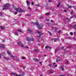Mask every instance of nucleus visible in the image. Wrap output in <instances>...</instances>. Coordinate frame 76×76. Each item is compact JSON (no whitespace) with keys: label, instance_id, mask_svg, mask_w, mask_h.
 Instances as JSON below:
<instances>
[{"label":"nucleus","instance_id":"obj_1","mask_svg":"<svg viewBox=\"0 0 76 76\" xmlns=\"http://www.w3.org/2000/svg\"><path fill=\"white\" fill-rule=\"evenodd\" d=\"M12 6L13 8L16 11L18 12H19L20 13H25V11L23 10L20 7H18L17 8H16V7L15 6L14 4H12Z\"/></svg>","mask_w":76,"mask_h":76},{"label":"nucleus","instance_id":"obj_2","mask_svg":"<svg viewBox=\"0 0 76 76\" xmlns=\"http://www.w3.org/2000/svg\"><path fill=\"white\" fill-rule=\"evenodd\" d=\"M31 23L32 24H33V25H37L39 29H41L43 27V24L42 23L39 24L38 23V22L35 23L34 22H32Z\"/></svg>","mask_w":76,"mask_h":76},{"label":"nucleus","instance_id":"obj_3","mask_svg":"<svg viewBox=\"0 0 76 76\" xmlns=\"http://www.w3.org/2000/svg\"><path fill=\"white\" fill-rule=\"evenodd\" d=\"M11 5L9 4V3L6 4L4 5V7L3 9V10H6V9H8L9 7H10Z\"/></svg>","mask_w":76,"mask_h":76},{"label":"nucleus","instance_id":"obj_4","mask_svg":"<svg viewBox=\"0 0 76 76\" xmlns=\"http://www.w3.org/2000/svg\"><path fill=\"white\" fill-rule=\"evenodd\" d=\"M18 43L19 45H20L22 47H23V48H28L29 47H25L23 46V44L22 42H18Z\"/></svg>","mask_w":76,"mask_h":76},{"label":"nucleus","instance_id":"obj_5","mask_svg":"<svg viewBox=\"0 0 76 76\" xmlns=\"http://www.w3.org/2000/svg\"><path fill=\"white\" fill-rule=\"evenodd\" d=\"M26 39L27 41H35V39H31L30 37H27Z\"/></svg>","mask_w":76,"mask_h":76},{"label":"nucleus","instance_id":"obj_6","mask_svg":"<svg viewBox=\"0 0 76 76\" xmlns=\"http://www.w3.org/2000/svg\"><path fill=\"white\" fill-rule=\"evenodd\" d=\"M7 53L8 54H9L10 57L11 58H13V56L11 54V53H10L9 51H7Z\"/></svg>","mask_w":76,"mask_h":76},{"label":"nucleus","instance_id":"obj_7","mask_svg":"<svg viewBox=\"0 0 76 76\" xmlns=\"http://www.w3.org/2000/svg\"><path fill=\"white\" fill-rule=\"evenodd\" d=\"M36 32H37V33L39 34V35H44V34L41 32L40 31H36Z\"/></svg>","mask_w":76,"mask_h":76},{"label":"nucleus","instance_id":"obj_8","mask_svg":"<svg viewBox=\"0 0 76 76\" xmlns=\"http://www.w3.org/2000/svg\"><path fill=\"white\" fill-rule=\"evenodd\" d=\"M12 58L13 59H14L15 60H19V58L17 57L16 56H13Z\"/></svg>","mask_w":76,"mask_h":76},{"label":"nucleus","instance_id":"obj_9","mask_svg":"<svg viewBox=\"0 0 76 76\" xmlns=\"http://www.w3.org/2000/svg\"><path fill=\"white\" fill-rule=\"evenodd\" d=\"M53 40H54V42H57L58 41H59V39H53Z\"/></svg>","mask_w":76,"mask_h":76},{"label":"nucleus","instance_id":"obj_10","mask_svg":"<svg viewBox=\"0 0 76 76\" xmlns=\"http://www.w3.org/2000/svg\"><path fill=\"white\" fill-rule=\"evenodd\" d=\"M59 58H60V57L59 56H56V62H57V61H60V60H59Z\"/></svg>","mask_w":76,"mask_h":76},{"label":"nucleus","instance_id":"obj_11","mask_svg":"<svg viewBox=\"0 0 76 76\" xmlns=\"http://www.w3.org/2000/svg\"><path fill=\"white\" fill-rule=\"evenodd\" d=\"M33 60L35 61H37V62H38L39 61V60H38L36 58H34Z\"/></svg>","mask_w":76,"mask_h":76},{"label":"nucleus","instance_id":"obj_12","mask_svg":"<svg viewBox=\"0 0 76 76\" xmlns=\"http://www.w3.org/2000/svg\"><path fill=\"white\" fill-rule=\"evenodd\" d=\"M28 31L29 33H31V34H33V33H32V32H31L32 31L31 30H30V29L28 28Z\"/></svg>","mask_w":76,"mask_h":76},{"label":"nucleus","instance_id":"obj_13","mask_svg":"<svg viewBox=\"0 0 76 76\" xmlns=\"http://www.w3.org/2000/svg\"><path fill=\"white\" fill-rule=\"evenodd\" d=\"M26 2L27 5L28 6H29L30 5V3L29 2V1H26Z\"/></svg>","mask_w":76,"mask_h":76},{"label":"nucleus","instance_id":"obj_14","mask_svg":"<svg viewBox=\"0 0 76 76\" xmlns=\"http://www.w3.org/2000/svg\"><path fill=\"white\" fill-rule=\"evenodd\" d=\"M45 48L46 49H47V48H49L50 49H51V48L48 46H46L45 47Z\"/></svg>","mask_w":76,"mask_h":76},{"label":"nucleus","instance_id":"obj_15","mask_svg":"<svg viewBox=\"0 0 76 76\" xmlns=\"http://www.w3.org/2000/svg\"><path fill=\"white\" fill-rule=\"evenodd\" d=\"M14 34H15V35H16L17 36H18L19 35V34H18V33L16 32H14Z\"/></svg>","mask_w":76,"mask_h":76},{"label":"nucleus","instance_id":"obj_16","mask_svg":"<svg viewBox=\"0 0 76 76\" xmlns=\"http://www.w3.org/2000/svg\"><path fill=\"white\" fill-rule=\"evenodd\" d=\"M0 47H1V48H4L5 47L3 45H0Z\"/></svg>","mask_w":76,"mask_h":76},{"label":"nucleus","instance_id":"obj_17","mask_svg":"<svg viewBox=\"0 0 76 76\" xmlns=\"http://www.w3.org/2000/svg\"><path fill=\"white\" fill-rule=\"evenodd\" d=\"M34 51L36 53H37V52L38 51V50L36 49H35L34 50Z\"/></svg>","mask_w":76,"mask_h":76},{"label":"nucleus","instance_id":"obj_18","mask_svg":"<svg viewBox=\"0 0 76 76\" xmlns=\"http://www.w3.org/2000/svg\"><path fill=\"white\" fill-rule=\"evenodd\" d=\"M65 64H69V61H68L67 60L65 61Z\"/></svg>","mask_w":76,"mask_h":76},{"label":"nucleus","instance_id":"obj_19","mask_svg":"<svg viewBox=\"0 0 76 76\" xmlns=\"http://www.w3.org/2000/svg\"><path fill=\"white\" fill-rule=\"evenodd\" d=\"M4 58L6 60H9V59L8 58H7L6 57H4Z\"/></svg>","mask_w":76,"mask_h":76},{"label":"nucleus","instance_id":"obj_20","mask_svg":"<svg viewBox=\"0 0 76 76\" xmlns=\"http://www.w3.org/2000/svg\"><path fill=\"white\" fill-rule=\"evenodd\" d=\"M1 28L2 29H4V27L1 26Z\"/></svg>","mask_w":76,"mask_h":76},{"label":"nucleus","instance_id":"obj_21","mask_svg":"<svg viewBox=\"0 0 76 76\" xmlns=\"http://www.w3.org/2000/svg\"><path fill=\"white\" fill-rule=\"evenodd\" d=\"M50 15L49 13H47L45 14V15L46 16H48V15Z\"/></svg>","mask_w":76,"mask_h":76},{"label":"nucleus","instance_id":"obj_22","mask_svg":"<svg viewBox=\"0 0 76 76\" xmlns=\"http://www.w3.org/2000/svg\"><path fill=\"white\" fill-rule=\"evenodd\" d=\"M31 15V14H29V13L27 15V16H30Z\"/></svg>","mask_w":76,"mask_h":76},{"label":"nucleus","instance_id":"obj_23","mask_svg":"<svg viewBox=\"0 0 76 76\" xmlns=\"http://www.w3.org/2000/svg\"><path fill=\"white\" fill-rule=\"evenodd\" d=\"M18 31L20 32H22L23 31L20 30H18Z\"/></svg>","mask_w":76,"mask_h":76},{"label":"nucleus","instance_id":"obj_24","mask_svg":"<svg viewBox=\"0 0 76 76\" xmlns=\"http://www.w3.org/2000/svg\"><path fill=\"white\" fill-rule=\"evenodd\" d=\"M61 69H62V70H64V66H62Z\"/></svg>","mask_w":76,"mask_h":76},{"label":"nucleus","instance_id":"obj_25","mask_svg":"<svg viewBox=\"0 0 76 76\" xmlns=\"http://www.w3.org/2000/svg\"><path fill=\"white\" fill-rule=\"evenodd\" d=\"M70 34L71 35H73V33L72 32H70Z\"/></svg>","mask_w":76,"mask_h":76},{"label":"nucleus","instance_id":"obj_26","mask_svg":"<svg viewBox=\"0 0 76 76\" xmlns=\"http://www.w3.org/2000/svg\"><path fill=\"white\" fill-rule=\"evenodd\" d=\"M40 18L41 19H43L44 18V17L42 16L41 17H40Z\"/></svg>","mask_w":76,"mask_h":76},{"label":"nucleus","instance_id":"obj_27","mask_svg":"<svg viewBox=\"0 0 76 76\" xmlns=\"http://www.w3.org/2000/svg\"><path fill=\"white\" fill-rule=\"evenodd\" d=\"M49 73H50L51 74H52V73H53V71H50Z\"/></svg>","mask_w":76,"mask_h":76},{"label":"nucleus","instance_id":"obj_28","mask_svg":"<svg viewBox=\"0 0 76 76\" xmlns=\"http://www.w3.org/2000/svg\"><path fill=\"white\" fill-rule=\"evenodd\" d=\"M22 59H25V57H22Z\"/></svg>","mask_w":76,"mask_h":76},{"label":"nucleus","instance_id":"obj_29","mask_svg":"<svg viewBox=\"0 0 76 76\" xmlns=\"http://www.w3.org/2000/svg\"><path fill=\"white\" fill-rule=\"evenodd\" d=\"M60 3H59L58 4L57 6V7H59V5H60Z\"/></svg>","mask_w":76,"mask_h":76},{"label":"nucleus","instance_id":"obj_30","mask_svg":"<svg viewBox=\"0 0 76 76\" xmlns=\"http://www.w3.org/2000/svg\"><path fill=\"white\" fill-rule=\"evenodd\" d=\"M48 33H49V34L50 35H51V33H50V31H48Z\"/></svg>","mask_w":76,"mask_h":76},{"label":"nucleus","instance_id":"obj_31","mask_svg":"<svg viewBox=\"0 0 76 76\" xmlns=\"http://www.w3.org/2000/svg\"><path fill=\"white\" fill-rule=\"evenodd\" d=\"M15 15H17V14H18V12H15V13H14Z\"/></svg>","mask_w":76,"mask_h":76},{"label":"nucleus","instance_id":"obj_32","mask_svg":"<svg viewBox=\"0 0 76 76\" xmlns=\"http://www.w3.org/2000/svg\"><path fill=\"white\" fill-rule=\"evenodd\" d=\"M53 1L51 0H49V2H52Z\"/></svg>","mask_w":76,"mask_h":76},{"label":"nucleus","instance_id":"obj_33","mask_svg":"<svg viewBox=\"0 0 76 76\" xmlns=\"http://www.w3.org/2000/svg\"><path fill=\"white\" fill-rule=\"evenodd\" d=\"M31 4L32 5H34V2H31Z\"/></svg>","mask_w":76,"mask_h":76},{"label":"nucleus","instance_id":"obj_34","mask_svg":"<svg viewBox=\"0 0 76 76\" xmlns=\"http://www.w3.org/2000/svg\"><path fill=\"white\" fill-rule=\"evenodd\" d=\"M63 48H64V47L63 46L61 47V49H63Z\"/></svg>","mask_w":76,"mask_h":76},{"label":"nucleus","instance_id":"obj_35","mask_svg":"<svg viewBox=\"0 0 76 76\" xmlns=\"http://www.w3.org/2000/svg\"><path fill=\"white\" fill-rule=\"evenodd\" d=\"M59 76H65V75H60Z\"/></svg>","mask_w":76,"mask_h":76},{"label":"nucleus","instance_id":"obj_36","mask_svg":"<svg viewBox=\"0 0 76 76\" xmlns=\"http://www.w3.org/2000/svg\"><path fill=\"white\" fill-rule=\"evenodd\" d=\"M39 63L40 64V65H42V62H39Z\"/></svg>","mask_w":76,"mask_h":76},{"label":"nucleus","instance_id":"obj_37","mask_svg":"<svg viewBox=\"0 0 76 76\" xmlns=\"http://www.w3.org/2000/svg\"><path fill=\"white\" fill-rule=\"evenodd\" d=\"M28 10H31V8H30V7H28Z\"/></svg>","mask_w":76,"mask_h":76},{"label":"nucleus","instance_id":"obj_38","mask_svg":"<svg viewBox=\"0 0 76 76\" xmlns=\"http://www.w3.org/2000/svg\"><path fill=\"white\" fill-rule=\"evenodd\" d=\"M73 11H72L71 12V14L72 15V14H73Z\"/></svg>","mask_w":76,"mask_h":76},{"label":"nucleus","instance_id":"obj_39","mask_svg":"<svg viewBox=\"0 0 76 76\" xmlns=\"http://www.w3.org/2000/svg\"><path fill=\"white\" fill-rule=\"evenodd\" d=\"M25 75V73H24V72H23V73L22 74V75Z\"/></svg>","mask_w":76,"mask_h":76},{"label":"nucleus","instance_id":"obj_40","mask_svg":"<svg viewBox=\"0 0 76 76\" xmlns=\"http://www.w3.org/2000/svg\"><path fill=\"white\" fill-rule=\"evenodd\" d=\"M36 6H40V5L39 4H38L36 5Z\"/></svg>","mask_w":76,"mask_h":76},{"label":"nucleus","instance_id":"obj_41","mask_svg":"<svg viewBox=\"0 0 76 76\" xmlns=\"http://www.w3.org/2000/svg\"><path fill=\"white\" fill-rule=\"evenodd\" d=\"M55 64H56V63H55V62L53 63V65L54 66V65H55Z\"/></svg>","mask_w":76,"mask_h":76},{"label":"nucleus","instance_id":"obj_42","mask_svg":"<svg viewBox=\"0 0 76 76\" xmlns=\"http://www.w3.org/2000/svg\"><path fill=\"white\" fill-rule=\"evenodd\" d=\"M49 66H50V67H51V64H49Z\"/></svg>","mask_w":76,"mask_h":76},{"label":"nucleus","instance_id":"obj_43","mask_svg":"<svg viewBox=\"0 0 76 76\" xmlns=\"http://www.w3.org/2000/svg\"><path fill=\"white\" fill-rule=\"evenodd\" d=\"M64 12H66V10H64Z\"/></svg>","mask_w":76,"mask_h":76},{"label":"nucleus","instance_id":"obj_44","mask_svg":"<svg viewBox=\"0 0 76 76\" xmlns=\"http://www.w3.org/2000/svg\"><path fill=\"white\" fill-rule=\"evenodd\" d=\"M1 57V54H0V58Z\"/></svg>","mask_w":76,"mask_h":76},{"label":"nucleus","instance_id":"obj_45","mask_svg":"<svg viewBox=\"0 0 76 76\" xmlns=\"http://www.w3.org/2000/svg\"><path fill=\"white\" fill-rule=\"evenodd\" d=\"M61 32V31L59 30V31H58V33H60V32Z\"/></svg>","mask_w":76,"mask_h":76},{"label":"nucleus","instance_id":"obj_46","mask_svg":"<svg viewBox=\"0 0 76 76\" xmlns=\"http://www.w3.org/2000/svg\"><path fill=\"white\" fill-rule=\"evenodd\" d=\"M2 14L0 12V16H1Z\"/></svg>","mask_w":76,"mask_h":76},{"label":"nucleus","instance_id":"obj_47","mask_svg":"<svg viewBox=\"0 0 76 76\" xmlns=\"http://www.w3.org/2000/svg\"><path fill=\"white\" fill-rule=\"evenodd\" d=\"M54 66L55 67H57V65H54Z\"/></svg>","mask_w":76,"mask_h":76},{"label":"nucleus","instance_id":"obj_48","mask_svg":"<svg viewBox=\"0 0 76 76\" xmlns=\"http://www.w3.org/2000/svg\"><path fill=\"white\" fill-rule=\"evenodd\" d=\"M57 29V28H55V31H56V29Z\"/></svg>","mask_w":76,"mask_h":76},{"label":"nucleus","instance_id":"obj_49","mask_svg":"<svg viewBox=\"0 0 76 76\" xmlns=\"http://www.w3.org/2000/svg\"><path fill=\"white\" fill-rule=\"evenodd\" d=\"M28 45H30V43L29 42L28 43Z\"/></svg>","mask_w":76,"mask_h":76},{"label":"nucleus","instance_id":"obj_50","mask_svg":"<svg viewBox=\"0 0 76 76\" xmlns=\"http://www.w3.org/2000/svg\"><path fill=\"white\" fill-rule=\"evenodd\" d=\"M69 8H71L72 7L69 6Z\"/></svg>","mask_w":76,"mask_h":76},{"label":"nucleus","instance_id":"obj_51","mask_svg":"<svg viewBox=\"0 0 76 76\" xmlns=\"http://www.w3.org/2000/svg\"><path fill=\"white\" fill-rule=\"evenodd\" d=\"M31 33H32L33 34H34V33L33 32V31H31Z\"/></svg>","mask_w":76,"mask_h":76},{"label":"nucleus","instance_id":"obj_52","mask_svg":"<svg viewBox=\"0 0 76 76\" xmlns=\"http://www.w3.org/2000/svg\"><path fill=\"white\" fill-rule=\"evenodd\" d=\"M75 26H76V25H75L74 26H73V28H75Z\"/></svg>","mask_w":76,"mask_h":76},{"label":"nucleus","instance_id":"obj_53","mask_svg":"<svg viewBox=\"0 0 76 76\" xmlns=\"http://www.w3.org/2000/svg\"><path fill=\"white\" fill-rule=\"evenodd\" d=\"M47 21H49V20L48 19L47 20Z\"/></svg>","mask_w":76,"mask_h":76},{"label":"nucleus","instance_id":"obj_54","mask_svg":"<svg viewBox=\"0 0 76 76\" xmlns=\"http://www.w3.org/2000/svg\"><path fill=\"white\" fill-rule=\"evenodd\" d=\"M70 46H68V48H70Z\"/></svg>","mask_w":76,"mask_h":76},{"label":"nucleus","instance_id":"obj_55","mask_svg":"<svg viewBox=\"0 0 76 76\" xmlns=\"http://www.w3.org/2000/svg\"><path fill=\"white\" fill-rule=\"evenodd\" d=\"M44 56H45V57H46V56H47V55H44Z\"/></svg>","mask_w":76,"mask_h":76},{"label":"nucleus","instance_id":"obj_56","mask_svg":"<svg viewBox=\"0 0 76 76\" xmlns=\"http://www.w3.org/2000/svg\"><path fill=\"white\" fill-rule=\"evenodd\" d=\"M51 22H53V20H51Z\"/></svg>","mask_w":76,"mask_h":76},{"label":"nucleus","instance_id":"obj_57","mask_svg":"<svg viewBox=\"0 0 76 76\" xmlns=\"http://www.w3.org/2000/svg\"><path fill=\"white\" fill-rule=\"evenodd\" d=\"M25 66L23 67V68H25Z\"/></svg>","mask_w":76,"mask_h":76},{"label":"nucleus","instance_id":"obj_58","mask_svg":"<svg viewBox=\"0 0 76 76\" xmlns=\"http://www.w3.org/2000/svg\"><path fill=\"white\" fill-rule=\"evenodd\" d=\"M40 76H42V75H40Z\"/></svg>","mask_w":76,"mask_h":76},{"label":"nucleus","instance_id":"obj_59","mask_svg":"<svg viewBox=\"0 0 76 76\" xmlns=\"http://www.w3.org/2000/svg\"><path fill=\"white\" fill-rule=\"evenodd\" d=\"M38 37H39V36H37Z\"/></svg>","mask_w":76,"mask_h":76},{"label":"nucleus","instance_id":"obj_60","mask_svg":"<svg viewBox=\"0 0 76 76\" xmlns=\"http://www.w3.org/2000/svg\"><path fill=\"white\" fill-rule=\"evenodd\" d=\"M75 34V32H74V34Z\"/></svg>","mask_w":76,"mask_h":76},{"label":"nucleus","instance_id":"obj_61","mask_svg":"<svg viewBox=\"0 0 76 76\" xmlns=\"http://www.w3.org/2000/svg\"><path fill=\"white\" fill-rule=\"evenodd\" d=\"M1 1V0H0V1Z\"/></svg>","mask_w":76,"mask_h":76},{"label":"nucleus","instance_id":"obj_62","mask_svg":"<svg viewBox=\"0 0 76 76\" xmlns=\"http://www.w3.org/2000/svg\"><path fill=\"white\" fill-rule=\"evenodd\" d=\"M31 69H32V68H31Z\"/></svg>","mask_w":76,"mask_h":76}]
</instances>
